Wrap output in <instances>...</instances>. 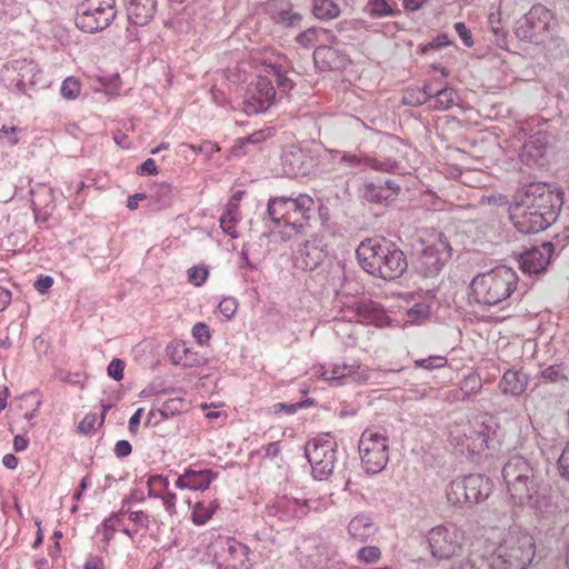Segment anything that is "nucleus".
Segmentation results:
<instances>
[{
  "instance_id": "nucleus-1",
  "label": "nucleus",
  "mask_w": 569,
  "mask_h": 569,
  "mask_svg": "<svg viewBox=\"0 0 569 569\" xmlns=\"http://www.w3.org/2000/svg\"><path fill=\"white\" fill-rule=\"evenodd\" d=\"M501 473L513 506L529 507L539 513L550 510L552 503L549 489L529 458L520 453L509 455Z\"/></svg>"
},
{
  "instance_id": "nucleus-2",
  "label": "nucleus",
  "mask_w": 569,
  "mask_h": 569,
  "mask_svg": "<svg viewBox=\"0 0 569 569\" xmlns=\"http://www.w3.org/2000/svg\"><path fill=\"white\" fill-rule=\"evenodd\" d=\"M561 207L559 194L545 183H530L519 199L509 206L510 219L521 233H538L547 229Z\"/></svg>"
},
{
  "instance_id": "nucleus-3",
  "label": "nucleus",
  "mask_w": 569,
  "mask_h": 569,
  "mask_svg": "<svg viewBox=\"0 0 569 569\" xmlns=\"http://www.w3.org/2000/svg\"><path fill=\"white\" fill-rule=\"evenodd\" d=\"M518 283L516 270L498 266L473 277L469 286V300L485 308L497 307L499 310H506L517 301L515 293Z\"/></svg>"
},
{
  "instance_id": "nucleus-4",
  "label": "nucleus",
  "mask_w": 569,
  "mask_h": 569,
  "mask_svg": "<svg viewBox=\"0 0 569 569\" xmlns=\"http://www.w3.org/2000/svg\"><path fill=\"white\" fill-rule=\"evenodd\" d=\"M357 259L362 269L383 280H395L408 268L405 253L386 239H366L356 250Z\"/></svg>"
},
{
  "instance_id": "nucleus-5",
  "label": "nucleus",
  "mask_w": 569,
  "mask_h": 569,
  "mask_svg": "<svg viewBox=\"0 0 569 569\" xmlns=\"http://www.w3.org/2000/svg\"><path fill=\"white\" fill-rule=\"evenodd\" d=\"M315 211V200L300 193L298 197H274L269 199L267 214L280 227L281 240L288 241L293 236L302 233Z\"/></svg>"
},
{
  "instance_id": "nucleus-6",
  "label": "nucleus",
  "mask_w": 569,
  "mask_h": 569,
  "mask_svg": "<svg viewBox=\"0 0 569 569\" xmlns=\"http://www.w3.org/2000/svg\"><path fill=\"white\" fill-rule=\"evenodd\" d=\"M536 551L531 535L520 529L510 530L493 549L490 569H526Z\"/></svg>"
},
{
  "instance_id": "nucleus-7",
  "label": "nucleus",
  "mask_w": 569,
  "mask_h": 569,
  "mask_svg": "<svg viewBox=\"0 0 569 569\" xmlns=\"http://www.w3.org/2000/svg\"><path fill=\"white\" fill-rule=\"evenodd\" d=\"M116 17V0H82L74 21L83 32L94 33L107 29Z\"/></svg>"
},
{
  "instance_id": "nucleus-8",
  "label": "nucleus",
  "mask_w": 569,
  "mask_h": 569,
  "mask_svg": "<svg viewBox=\"0 0 569 569\" xmlns=\"http://www.w3.org/2000/svg\"><path fill=\"white\" fill-rule=\"evenodd\" d=\"M250 549L233 537L219 535L209 546L208 555L212 557L217 569H251Z\"/></svg>"
},
{
  "instance_id": "nucleus-9",
  "label": "nucleus",
  "mask_w": 569,
  "mask_h": 569,
  "mask_svg": "<svg viewBox=\"0 0 569 569\" xmlns=\"http://www.w3.org/2000/svg\"><path fill=\"white\" fill-rule=\"evenodd\" d=\"M489 433L483 423L461 421L449 427V442L461 455H480L488 448Z\"/></svg>"
},
{
  "instance_id": "nucleus-10",
  "label": "nucleus",
  "mask_w": 569,
  "mask_h": 569,
  "mask_svg": "<svg viewBox=\"0 0 569 569\" xmlns=\"http://www.w3.org/2000/svg\"><path fill=\"white\" fill-rule=\"evenodd\" d=\"M491 491L488 479L481 475H469L452 480L446 490L447 499L452 506H468L486 500Z\"/></svg>"
},
{
  "instance_id": "nucleus-11",
  "label": "nucleus",
  "mask_w": 569,
  "mask_h": 569,
  "mask_svg": "<svg viewBox=\"0 0 569 569\" xmlns=\"http://www.w3.org/2000/svg\"><path fill=\"white\" fill-rule=\"evenodd\" d=\"M388 437L383 430L366 429L360 437L358 449L367 473H379L389 460Z\"/></svg>"
},
{
  "instance_id": "nucleus-12",
  "label": "nucleus",
  "mask_w": 569,
  "mask_h": 569,
  "mask_svg": "<svg viewBox=\"0 0 569 569\" xmlns=\"http://www.w3.org/2000/svg\"><path fill=\"white\" fill-rule=\"evenodd\" d=\"M305 455L312 467L313 477L327 479L337 462V442L329 435L313 438L306 443Z\"/></svg>"
},
{
  "instance_id": "nucleus-13",
  "label": "nucleus",
  "mask_w": 569,
  "mask_h": 569,
  "mask_svg": "<svg viewBox=\"0 0 569 569\" xmlns=\"http://www.w3.org/2000/svg\"><path fill=\"white\" fill-rule=\"evenodd\" d=\"M427 539L435 558L449 559L462 549L465 532L456 525H440L428 532Z\"/></svg>"
},
{
  "instance_id": "nucleus-14",
  "label": "nucleus",
  "mask_w": 569,
  "mask_h": 569,
  "mask_svg": "<svg viewBox=\"0 0 569 569\" xmlns=\"http://www.w3.org/2000/svg\"><path fill=\"white\" fill-rule=\"evenodd\" d=\"M276 89L270 76L259 74L246 91L242 110L248 114L267 111L274 102Z\"/></svg>"
},
{
  "instance_id": "nucleus-15",
  "label": "nucleus",
  "mask_w": 569,
  "mask_h": 569,
  "mask_svg": "<svg viewBox=\"0 0 569 569\" xmlns=\"http://www.w3.org/2000/svg\"><path fill=\"white\" fill-rule=\"evenodd\" d=\"M36 70L37 66L32 61L13 60L3 66L1 80L12 92L24 93L36 82Z\"/></svg>"
},
{
  "instance_id": "nucleus-16",
  "label": "nucleus",
  "mask_w": 569,
  "mask_h": 569,
  "mask_svg": "<svg viewBox=\"0 0 569 569\" xmlns=\"http://www.w3.org/2000/svg\"><path fill=\"white\" fill-rule=\"evenodd\" d=\"M343 310L350 317L357 318V322L372 325L379 328L391 325V319L383 307L370 299H359L350 305L343 303Z\"/></svg>"
},
{
  "instance_id": "nucleus-17",
  "label": "nucleus",
  "mask_w": 569,
  "mask_h": 569,
  "mask_svg": "<svg viewBox=\"0 0 569 569\" xmlns=\"http://www.w3.org/2000/svg\"><path fill=\"white\" fill-rule=\"evenodd\" d=\"M550 12L543 6H533L530 11L517 21L515 33L523 41L538 42L540 34L547 29Z\"/></svg>"
},
{
  "instance_id": "nucleus-18",
  "label": "nucleus",
  "mask_w": 569,
  "mask_h": 569,
  "mask_svg": "<svg viewBox=\"0 0 569 569\" xmlns=\"http://www.w3.org/2000/svg\"><path fill=\"white\" fill-rule=\"evenodd\" d=\"M328 256L327 244L320 237H312L295 254V266L303 271L317 269Z\"/></svg>"
},
{
  "instance_id": "nucleus-19",
  "label": "nucleus",
  "mask_w": 569,
  "mask_h": 569,
  "mask_svg": "<svg viewBox=\"0 0 569 569\" xmlns=\"http://www.w3.org/2000/svg\"><path fill=\"white\" fill-rule=\"evenodd\" d=\"M451 248L448 242L438 239L426 246L419 257V269L425 277L437 274L451 256Z\"/></svg>"
},
{
  "instance_id": "nucleus-20",
  "label": "nucleus",
  "mask_w": 569,
  "mask_h": 569,
  "mask_svg": "<svg viewBox=\"0 0 569 569\" xmlns=\"http://www.w3.org/2000/svg\"><path fill=\"white\" fill-rule=\"evenodd\" d=\"M553 250L555 248L551 242H542L526 250L518 260L520 269L528 274H538L546 271Z\"/></svg>"
},
{
  "instance_id": "nucleus-21",
  "label": "nucleus",
  "mask_w": 569,
  "mask_h": 569,
  "mask_svg": "<svg viewBox=\"0 0 569 569\" xmlns=\"http://www.w3.org/2000/svg\"><path fill=\"white\" fill-rule=\"evenodd\" d=\"M312 158L297 146L289 147L281 154L283 171L290 177L308 176L312 169Z\"/></svg>"
},
{
  "instance_id": "nucleus-22",
  "label": "nucleus",
  "mask_w": 569,
  "mask_h": 569,
  "mask_svg": "<svg viewBox=\"0 0 569 569\" xmlns=\"http://www.w3.org/2000/svg\"><path fill=\"white\" fill-rule=\"evenodd\" d=\"M548 140L543 132H537L529 137L522 144L519 153L520 160L528 167L543 166L547 153Z\"/></svg>"
},
{
  "instance_id": "nucleus-23",
  "label": "nucleus",
  "mask_w": 569,
  "mask_h": 569,
  "mask_svg": "<svg viewBox=\"0 0 569 569\" xmlns=\"http://www.w3.org/2000/svg\"><path fill=\"white\" fill-rule=\"evenodd\" d=\"M128 20L134 26H147L156 16L158 0H122Z\"/></svg>"
},
{
  "instance_id": "nucleus-24",
  "label": "nucleus",
  "mask_w": 569,
  "mask_h": 569,
  "mask_svg": "<svg viewBox=\"0 0 569 569\" xmlns=\"http://www.w3.org/2000/svg\"><path fill=\"white\" fill-rule=\"evenodd\" d=\"M400 187L388 179L383 183L368 182L361 189V198L371 203H388L399 193Z\"/></svg>"
},
{
  "instance_id": "nucleus-25",
  "label": "nucleus",
  "mask_w": 569,
  "mask_h": 569,
  "mask_svg": "<svg viewBox=\"0 0 569 569\" xmlns=\"http://www.w3.org/2000/svg\"><path fill=\"white\" fill-rule=\"evenodd\" d=\"M218 477L217 472L210 469L193 470L188 468L178 477L176 487L179 489L200 490L209 488L210 483Z\"/></svg>"
},
{
  "instance_id": "nucleus-26",
  "label": "nucleus",
  "mask_w": 569,
  "mask_h": 569,
  "mask_svg": "<svg viewBox=\"0 0 569 569\" xmlns=\"http://www.w3.org/2000/svg\"><path fill=\"white\" fill-rule=\"evenodd\" d=\"M267 12L271 20L284 28L298 27L302 16L291 10V4L284 0H270L267 3Z\"/></svg>"
},
{
  "instance_id": "nucleus-27",
  "label": "nucleus",
  "mask_w": 569,
  "mask_h": 569,
  "mask_svg": "<svg viewBox=\"0 0 569 569\" xmlns=\"http://www.w3.org/2000/svg\"><path fill=\"white\" fill-rule=\"evenodd\" d=\"M349 538L357 542H366L378 532V526L369 513L360 512L348 523Z\"/></svg>"
},
{
  "instance_id": "nucleus-28",
  "label": "nucleus",
  "mask_w": 569,
  "mask_h": 569,
  "mask_svg": "<svg viewBox=\"0 0 569 569\" xmlns=\"http://www.w3.org/2000/svg\"><path fill=\"white\" fill-rule=\"evenodd\" d=\"M529 376L522 370L508 369L503 372L498 388L505 396H521L528 388Z\"/></svg>"
},
{
  "instance_id": "nucleus-29",
  "label": "nucleus",
  "mask_w": 569,
  "mask_h": 569,
  "mask_svg": "<svg viewBox=\"0 0 569 569\" xmlns=\"http://www.w3.org/2000/svg\"><path fill=\"white\" fill-rule=\"evenodd\" d=\"M315 66L320 71L340 69L345 66V56L330 46H319L313 51Z\"/></svg>"
},
{
  "instance_id": "nucleus-30",
  "label": "nucleus",
  "mask_w": 569,
  "mask_h": 569,
  "mask_svg": "<svg viewBox=\"0 0 569 569\" xmlns=\"http://www.w3.org/2000/svg\"><path fill=\"white\" fill-rule=\"evenodd\" d=\"M412 300V305L407 310V322L419 325L429 318L435 296L429 292L417 293Z\"/></svg>"
},
{
  "instance_id": "nucleus-31",
  "label": "nucleus",
  "mask_w": 569,
  "mask_h": 569,
  "mask_svg": "<svg viewBox=\"0 0 569 569\" xmlns=\"http://www.w3.org/2000/svg\"><path fill=\"white\" fill-rule=\"evenodd\" d=\"M333 161L347 173H357L366 168L367 156L350 153L345 151H335Z\"/></svg>"
},
{
  "instance_id": "nucleus-32",
  "label": "nucleus",
  "mask_w": 569,
  "mask_h": 569,
  "mask_svg": "<svg viewBox=\"0 0 569 569\" xmlns=\"http://www.w3.org/2000/svg\"><path fill=\"white\" fill-rule=\"evenodd\" d=\"M136 497L132 495L122 500L121 508L117 512H112L108 518L102 521L103 541L108 545L112 539L117 527L121 526L122 517L126 516L128 509L127 503L133 501Z\"/></svg>"
},
{
  "instance_id": "nucleus-33",
  "label": "nucleus",
  "mask_w": 569,
  "mask_h": 569,
  "mask_svg": "<svg viewBox=\"0 0 569 569\" xmlns=\"http://www.w3.org/2000/svg\"><path fill=\"white\" fill-rule=\"evenodd\" d=\"M167 353L176 366L192 367L196 353L191 352L184 342L172 341L167 346Z\"/></svg>"
},
{
  "instance_id": "nucleus-34",
  "label": "nucleus",
  "mask_w": 569,
  "mask_h": 569,
  "mask_svg": "<svg viewBox=\"0 0 569 569\" xmlns=\"http://www.w3.org/2000/svg\"><path fill=\"white\" fill-rule=\"evenodd\" d=\"M333 330L346 347H356L358 342V328L352 321L337 319Z\"/></svg>"
},
{
  "instance_id": "nucleus-35",
  "label": "nucleus",
  "mask_w": 569,
  "mask_h": 569,
  "mask_svg": "<svg viewBox=\"0 0 569 569\" xmlns=\"http://www.w3.org/2000/svg\"><path fill=\"white\" fill-rule=\"evenodd\" d=\"M264 72V76H270L272 83L276 82L281 92L287 93L295 87L292 79L287 76L286 70L279 64H269Z\"/></svg>"
},
{
  "instance_id": "nucleus-36",
  "label": "nucleus",
  "mask_w": 569,
  "mask_h": 569,
  "mask_svg": "<svg viewBox=\"0 0 569 569\" xmlns=\"http://www.w3.org/2000/svg\"><path fill=\"white\" fill-rule=\"evenodd\" d=\"M312 11L318 19L331 20L339 16V6L332 0H312Z\"/></svg>"
},
{
  "instance_id": "nucleus-37",
  "label": "nucleus",
  "mask_w": 569,
  "mask_h": 569,
  "mask_svg": "<svg viewBox=\"0 0 569 569\" xmlns=\"http://www.w3.org/2000/svg\"><path fill=\"white\" fill-rule=\"evenodd\" d=\"M183 402L179 398L169 399L164 401L161 407L157 410H151L147 417V423L151 422V419L159 415L162 419L173 417L182 410Z\"/></svg>"
},
{
  "instance_id": "nucleus-38",
  "label": "nucleus",
  "mask_w": 569,
  "mask_h": 569,
  "mask_svg": "<svg viewBox=\"0 0 569 569\" xmlns=\"http://www.w3.org/2000/svg\"><path fill=\"white\" fill-rule=\"evenodd\" d=\"M457 97L455 89L445 87L436 91L430 106L437 110H447L456 103Z\"/></svg>"
},
{
  "instance_id": "nucleus-39",
  "label": "nucleus",
  "mask_w": 569,
  "mask_h": 569,
  "mask_svg": "<svg viewBox=\"0 0 569 569\" xmlns=\"http://www.w3.org/2000/svg\"><path fill=\"white\" fill-rule=\"evenodd\" d=\"M568 367L563 363H553L540 371L539 377L546 382L557 383L568 380Z\"/></svg>"
},
{
  "instance_id": "nucleus-40",
  "label": "nucleus",
  "mask_w": 569,
  "mask_h": 569,
  "mask_svg": "<svg viewBox=\"0 0 569 569\" xmlns=\"http://www.w3.org/2000/svg\"><path fill=\"white\" fill-rule=\"evenodd\" d=\"M218 502L216 500L210 501L208 505L200 501L197 502L192 510V520L196 525H204L216 512Z\"/></svg>"
},
{
  "instance_id": "nucleus-41",
  "label": "nucleus",
  "mask_w": 569,
  "mask_h": 569,
  "mask_svg": "<svg viewBox=\"0 0 569 569\" xmlns=\"http://www.w3.org/2000/svg\"><path fill=\"white\" fill-rule=\"evenodd\" d=\"M264 139L266 134L263 133V131H257L244 138H240L232 147V153L237 157L243 156L249 152V150L247 149L248 144H258L262 142Z\"/></svg>"
},
{
  "instance_id": "nucleus-42",
  "label": "nucleus",
  "mask_w": 569,
  "mask_h": 569,
  "mask_svg": "<svg viewBox=\"0 0 569 569\" xmlns=\"http://www.w3.org/2000/svg\"><path fill=\"white\" fill-rule=\"evenodd\" d=\"M482 388V381L479 375L471 373L467 376L460 385V392L462 393V399H467L472 395H477Z\"/></svg>"
},
{
  "instance_id": "nucleus-43",
  "label": "nucleus",
  "mask_w": 569,
  "mask_h": 569,
  "mask_svg": "<svg viewBox=\"0 0 569 569\" xmlns=\"http://www.w3.org/2000/svg\"><path fill=\"white\" fill-rule=\"evenodd\" d=\"M151 197L154 199L158 209L167 208L172 201V188L168 183H160L156 187Z\"/></svg>"
},
{
  "instance_id": "nucleus-44",
  "label": "nucleus",
  "mask_w": 569,
  "mask_h": 569,
  "mask_svg": "<svg viewBox=\"0 0 569 569\" xmlns=\"http://www.w3.org/2000/svg\"><path fill=\"white\" fill-rule=\"evenodd\" d=\"M313 403L315 401L312 399H307L295 403L278 402L273 405L272 410L274 413L284 412L287 416H292L299 409L311 407Z\"/></svg>"
},
{
  "instance_id": "nucleus-45",
  "label": "nucleus",
  "mask_w": 569,
  "mask_h": 569,
  "mask_svg": "<svg viewBox=\"0 0 569 569\" xmlns=\"http://www.w3.org/2000/svg\"><path fill=\"white\" fill-rule=\"evenodd\" d=\"M398 167L397 161L390 158H372L367 156L366 168H371L377 171L392 172Z\"/></svg>"
},
{
  "instance_id": "nucleus-46",
  "label": "nucleus",
  "mask_w": 569,
  "mask_h": 569,
  "mask_svg": "<svg viewBox=\"0 0 569 569\" xmlns=\"http://www.w3.org/2000/svg\"><path fill=\"white\" fill-rule=\"evenodd\" d=\"M447 358L442 356H429L428 358L416 359L415 368H422L428 371L440 369L447 366Z\"/></svg>"
},
{
  "instance_id": "nucleus-47",
  "label": "nucleus",
  "mask_w": 569,
  "mask_h": 569,
  "mask_svg": "<svg viewBox=\"0 0 569 569\" xmlns=\"http://www.w3.org/2000/svg\"><path fill=\"white\" fill-rule=\"evenodd\" d=\"M357 558L359 562L376 563L381 558V550L376 546H366L358 550Z\"/></svg>"
},
{
  "instance_id": "nucleus-48",
  "label": "nucleus",
  "mask_w": 569,
  "mask_h": 569,
  "mask_svg": "<svg viewBox=\"0 0 569 569\" xmlns=\"http://www.w3.org/2000/svg\"><path fill=\"white\" fill-rule=\"evenodd\" d=\"M81 90V83L73 77L67 78L61 84V94L68 100H74Z\"/></svg>"
},
{
  "instance_id": "nucleus-49",
  "label": "nucleus",
  "mask_w": 569,
  "mask_h": 569,
  "mask_svg": "<svg viewBox=\"0 0 569 569\" xmlns=\"http://www.w3.org/2000/svg\"><path fill=\"white\" fill-rule=\"evenodd\" d=\"M368 10L373 18L393 16V11L386 0H371Z\"/></svg>"
},
{
  "instance_id": "nucleus-50",
  "label": "nucleus",
  "mask_w": 569,
  "mask_h": 569,
  "mask_svg": "<svg viewBox=\"0 0 569 569\" xmlns=\"http://www.w3.org/2000/svg\"><path fill=\"white\" fill-rule=\"evenodd\" d=\"M357 369L358 366L356 365H337L333 367L331 376L328 379L338 385L342 379L351 377Z\"/></svg>"
},
{
  "instance_id": "nucleus-51",
  "label": "nucleus",
  "mask_w": 569,
  "mask_h": 569,
  "mask_svg": "<svg viewBox=\"0 0 569 569\" xmlns=\"http://www.w3.org/2000/svg\"><path fill=\"white\" fill-rule=\"evenodd\" d=\"M22 131L19 127L3 124L0 128V140L6 141L9 146H16L19 143V134Z\"/></svg>"
},
{
  "instance_id": "nucleus-52",
  "label": "nucleus",
  "mask_w": 569,
  "mask_h": 569,
  "mask_svg": "<svg viewBox=\"0 0 569 569\" xmlns=\"http://www.w3.org/2000/svg\"><path fill=\"white\" fill-rule=\"evenodd\" d=\"M425 93L419 91V88H409L402 96V103L406 106L417 107L426 103Z\"/></svg>"
},
{
  "instance_id": "nucleus-53",
  "label": "nucleus",
  "mask_w": 569,
  "mask_h": 569,
  "mask_svg": "<svg viewBox=\"0 0 569 569\" xmlns=\"http://www.w3.org/2000/svg\"><path fill=\"white\" fill-rule=\"evenodd\" d=\"M220 227L223 230L224 233L229 234L231 238H237V222L238 218L236 214L230 213H222L220 219Z\"/></svg>"
},
{
  "instance_id": "nucleus-54",
  "label": "nucleus",
  "mask_w": 569,
  "mask_h": 569,
  "mask_svg": "<svg viewBox=\"0 0 569 569\" xmlns=\"http://www.w3.org/2000/svg\"><path fill=\"white\" fill-rule=\"evenodd\" d=\"M557 465L560 477L569 481V440L565 445Z\"/></svg>"
},
{
  "instance_id": "nucleus-55",
  "label": "nucleus",
  "mask_w": 569,
  "mask_h": 569,
  "mask_svg": "<svg viewBox=\"0 0 569 569\" xmlns=\"http://www.w3.org/2000/svg\"><path fill=\"white\" fill-rule=\"evenodd\" d=\"M208 273L207 268L193 266L188 270V278L190 282L199 287L204 283Z\"/></svg>"
},
{
  "instance_id": "nucleus-56",
  "label": "nucleus",
  "mask_w": 569,
  "mask_h": 569,
  "mask_svg": "<svg viewBox=\"0 0 569 569\" xmlns=\"http://www.w3.org/2000/svg\"><path fill=\"white\" fill-rule=\"evenodd\" d=\"M218 309L227 319H231L238 309V301L232 297L223 298Z\"/></svg>"
},
{
  "instance_id": "nucleus-57",
  "label": "nucleus",
  "mask_w": 569,
  "mask_h": 569,
  "mask_svg": "<svg viewBox=\"0 0 569 569\" xmlns=\"http://www.w3.org/2000/svg\"><path fill=\"white\" fill-rule=\"evenodd\" d=\"M124 362L121 359H112L108 365L107 372L108 376L114 379L116 381H120L123 378Z\"/></svg>"
},
{
  "instance_id": "nucleus-58",
  "label": "nucleus",
  "mask_w": 569,
  "mask_h": 569,
  "mask_svg": "<svg viewBox=\"0 0 569 569\" xmlns=\"http://www.w3.org/2000/svg\"><path fill=\"white\" fill-rule=\"evenodd\" d=\"M126 515H128V518L138 527H141L144 530L149 529L150 518L143 511H130V509H128Z\"/></svg>"
},
{
  "instance_id": "nucleus-59",
  "label": "nucleus",
  "mask_w": 569,
  "mask_h": 569,
  "mask_svg": "<svg viewBox=\"0 0 569 569\" xmlns=\"http://www.w3.org/2000/svg\"><path fill=\"white\" fill-rule=\"evenodd\" d=\"M192 336L200 345L206 343L210 339L208 326L202 322L196 323L192 328Z\"/></svg>"
},
{
  "instance_id": "nucleus-60",
  "label": "nucleus",
  "mask_w": 569,
  "mask_h": 569,
  "mask_svg": "<svg viewBox=\"0 0 569 569\" xmlns=\"http://www.w3.org/2000/svg\"><path fill=\"white\" fill-rule=\"evenodd\" d=\"M147 485L149 487V491H148V496L150 498H160L161 496L156 493L153 490H152V487L153 486H162L164 488L168 487L169 485V481L167 478L160 476V475H154V476H151L149 477L148 481H147Z\"/></svg>"
},
{
  "instance_id": "nucleus-61",
  "label": "nucleus",
  "mask_w": 569,
  "mask_h": 569,
  "mask_svg": "<svg viewBox=\"0 0 569 569\" xmlns=\"http://www.w3.org/2000/svg\"><path fill=\"white\" fill-rule=\"evenodd\" d=\"M453 28L466 47L470 48L473 46L471 33L463 22H456Z\"/></svg>"
},
{
  "instance_id": "nucleus-62",
  "label": "nucleus",
  "mask_w": 569,
  "mask_h": 569,
  "mask_svg": "<svg viewBox=\"0 0 569 569\" xmlns=\"http://www.w3.org/2000/svg\"><path fill=\"white\" fill-rule=\"evenodd\" d=\"M317 29L316 28H309L306 31L299 33L296 38L297 42L301 44L302 47H310L313 44L316 40Z\"/></svg>"
},
{
  "instance_id": "nucleus-63",
  "label": "nucleus",
  "mask_w": 569,
  "mask_h": 569,
  "mask_svg": "<svg viewBox=\"0 0 569 569\" xmlns=\"http://www.w3.org/2000/svg\"><path fill=\"white\" fill-rule=\"evenodd\" d=\"M191 148L198 152V153H202V154H206L208 157H210L211 154L216 153L219 151V147L217 143L212 142V141H202L200 144L198 146H191Z\"/></svg>"
},
{
  "instance_id": "nucleus-64",
  "label": "nucleus",
  "mask_w": 569,
  "mask_h": 569,
  "mask_svg": "<svg viewBox=\"0 0 569 569\" xmlns=\"http://www.w3.org/2000/svg\"><path fill=\"white\" fill-rule=\"evenodd\" d=\"M137 173L140 176L157 174L158 167L156 164V161L152 158H148L137 168Z\"/></svg>"
}]
</instances>
